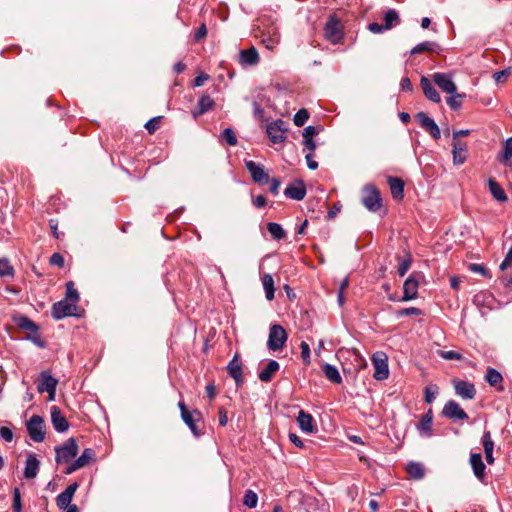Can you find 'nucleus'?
Returning <instances> with one entry per match:
<instances>
[{
    "instance_id": "obj_1",
    "label": "nucleus",
    "mask_w": 512,
    "mask_h": 512,
    "mask_svg": "<svg viewBox=\"0 0 512 512\" xmlns=\"http://www.w3.org/2000/svg\"><path fill=\"white\" fill-rule=\"evenodd\" d=\"M361 202L370 212H377L382 206L380 191L373 184H367L361 191Z\"/></svg>"
},
{
    "instance_id": "obj_2",
    "label": "nucleus",
    "mask_w": 512,
    "mask_h": 512,
    "mask_svg": "<svg viewBox=\"0 0 512 512\" xmlns=\"http://www.w3.org/2000/svg\"><path fill=\"white\" fill-rule=\"evenodd\" d=\"M286 330L278 324H273L269 330L267 345L272 351L281 350L287 341Z\"/></svg>"
},
{
    "instance_id": "obj_3",
    "label": "nucleus",
    "mask_w": 512,
    "mask_h": 512,
    "mask_svg": "<svg viewBox=\"0 0 512 512\" xmlns=\"http://www.w3.org/2000/svg\"><path fill=\"white\" fill-rule=\"evenodd\" d=\"M324 36L332 44H338L343 38V27L335 16H330L325 27Z\"/></svg>"
},
{
    "instance_id": "obj_4",
    "label": "nucleus",
    "mask_w": 512,
    "mask_h": 512,
    "mask_svg": "<svg viewBox=\"0 0 512 512\" xmlns=\"http://www.w3.org/2000/svg\"><path fill=\"white\" fill-rule=\"evenodd\" d=\"M55 451L57 462L68 463L77 455L78 446L74 438H69L62 446L57 447Z\"/></svg>"
},
{
    "instance_id": "obj_5",
    "label": "nucleus",
    "mask_w": 512,
    "mask_h": 512,
    "mask_svg": "<svg viewBox=\"0 0 512 512\" xmlns=\"http://www.w3.org/2000/svg\"><path fill=\"white\" fill-rule=\"evenodd\" d=\"M372 363L375 368L374 378L376 380H385L389 376L388 358L384 352H376L372 357Z\"/></svg>"
},
{
    "instance_id": "obj_6",
    "label": "nucleus",
    "mask_w": 512,
    "mask_h": 512,
    "mask_svg": "<svg viewBox=\"0 0 512 512\" xmlns=\"http://www.w3.org/2000/svg\"><path fill=\"white\" fill-rule=\"evenodd\" d=\"M27 430L30 438L35 442H41L45 438V424L43 419L34 415L27 423Z\"/></svg>"
},
{
    "instance_id": "obj_7",
    "label": "nucleus",
    "mask_w": 512,
    "mask_h": 512,
    "mask_svg": "<svg viewBox=\"0 0 512 512\" xmlns=\"http://www.w3.org/2000/svg\"><path fill=\"white\" fill-rule=\"evenodd\" d=\"M432 80L446 94H455V91H457V86L451 73H434Z\"/></svg>"
},
{
    "instance_id": "obj_8",
    "label": "nucleus",
    "mask_w": 512,
    "mask_h": 512,
    "mask_svg": "<svg viewBox=\"0 0 512 512\" xmlns=\"http://www.w3.org/2000/svg\"><path fill=\"white\" fill-rule=\"evenodd\" d=\"M287 127L285 122L277 120L267 126V135L273 143H281L286 139Z\"/></svg>"
},
{
    "instance_id": "obj_9",
    "label": "nucleus",
    "mask_w": 512,
    "mask_h": 512,
    "mask_svg": "<svg viewBox=\"0 0 512 512\" xmlns=\"http://www.w3.org/2000/svg\"><path fill=\"white\" fill-rule=\"evenodd\" d=\"M419 277L418 274L413 273L406 279L403 285L402 301H409L417 297Z\"/></svg>"
},
{
    "instance_id": "obj_10",
    "label": "nucleus",
    "mask_w": 512,
    "mask_h": 512,
    "mask_svg": "<svg viewBox=\"0 0 512 512\" xmlns=\"http://www.w3.org/2000/svg\"><path fill=\"white\" fill-rule=\"evenodd\" d=\"M76 305L69 303L67 299L59 301L53 305L52 315L59 320L67 316L75 315Z\"/></svg>"
},
{
    "instance_id": "obj_11",
    "label": "nucleus",
    "mask_w": 512,
    "mask_h": 512,
    "mask_svg": "<svg viewBox=\"0 0 512 512\" xmlns=\"http://www.w3.org/2000/svg\"><path fill=\"white\" fill-rule=\"evenodd\" d=\"M415 117L420 126L425 129L434 139L440 138V129L432 118H430L424 112L417 113Z\"/></svg>"
},
{
    "instance_id": "obj_12",
    "label": "nucleus",
    "mask_w": 512,
    "mask_h": 512,
    "mask_svg": "<svg viewBox=\"0 0 512 512\" xmlns=\"http://www.w3.org/2000/svg\"><path fill=\"white\" fill-rule=\"evenodd\" d=\"M179 409L181 411L182 420L188 425L190 430L195 436H199V432L197 430V426L195 421L199 419L200 413L196 410L189 411L187 410L185 404L183 402H179Z\"/></svg>"
},
{
    "instance_id": "obj_13",
    "label": "nucleus",
    "mask_w": 512,
    "mask_h": 512,
    "mask_svg": "<svg viewBox=\"0 0 512 512\" xmlns=\"http://www.w3.org/2000/svg\"><path fill=\"white\" fill-rule=\"evenodd\" d=\"M452 383H453L455 392L458 396H460L461 398H464V399H473L474 398V396L476 394V389H475L474 384L463 381V380H459V379H454L452 381Z\"/></svg>"
},
{
    "instance_id": "obj_14",
    "label": "nucleus",
    "mask_w": 512,
    "mask_h": 512,
    "mask_svg": "<svg viewBox=\"0 0 512 512\" xmlns=\"http://www.w3.org/2000/svg\"><path fill=\"white\" fill-rule=\"evenodd\" d=\"M442 413L444 416L452 419L464 420L468 418L466 412L453 400H450L445 404Z\"/></svg>"
},
{
    "instance_id": "obj_15",
    "label": "nucleus",
    "mask_w": 512,
    "mask_h": 512,
    "mask_svg": "<svg viewBox=\"0 0 512 512\" xmlns=\"http://www.w3.org/2000/svg\"><path fill=\"white\" fill-rule=\"evenodd\" d=\"M95 457V453L92 449L87 448L83 451L82 455L76 459L69 467H67L65 473L71 474L74 471L88 465Z\"/></svg>"
},
{
    "instance_id": "obj_16",
    "label": "nucleus",
    "mask_w": 512,
    "mask_h": 512,
    "mask_svg": "<svg viewBox=\"0 0 512 512\" xmlns=\"http://www.w3.org/2000/svg\"><path fill=\"white\" fill-rule=\"evenodd\" d=\"M78 488L77 483L70 484L62 493L56 498L57 506L60 509H67L71 504L72 498Z\"/></svg>"
},
{
    "instance_id": "obj_17",
    "label": "nucleus",
    "mask_w": 512,
    "mask_h": 512,
    "mask_svg": "<svg viewBox=\"0 0 512 512\" xmlns=\"http://www.w3.org/2000/svg\"><path fill=\"white\" fill-rule=\"evenodd\" d=\"M452 147L453 163L455 165H462L467 159L468 147L466 142L453 141Z\"/></svg>"
},
{
    "instance_id": "obj_18",
    "label": "nucleus",
    "mask_w": 512,
    "mask_h": 512,
    "mask_svg": "<svg viewBox=\"0 0 512 512\" xmlns=\"http://www.w3.org/2000/svg\"><path fill=\"white\" fill-rule=\"evenodd\" d=\"M420 85H421L423 93L427 99H429L430 101H432L434 103L441 102L440 94L438 93V91L435 89V87L433 86V84L427 77L423 76L421 78Z\"/></svg>"
},
{
    "instance_id": "obj_19",
    "label": "nucleus",
    "mask_w": 512,
    "mask_h": 512,
    "mask_svg": "<svg viewBox=\"0 0 512 512\" xmlns=\"http://www.w3.org/2000/svg\"><path fill=\"white\" fill-rule=\"evenodd\" d=\"M297 422L300 429L305 433H314L316 431V426L314 424V419L311 414L306 413L301 410L297 416Z\"/></svg>"
},
{
    "instance_id": "obj_20",
    "label": "nucleus",
    "mask_w": 512,
    "mask_h": 512,
    "mask_svg": "<svg viewBox=\"0 0 512 512\" xmlns=\"http://www.w3.org/2000/svg\"><path fill=\"white\" fill-rule=\"evenodd\" d=\"M51 421L58 432H65L69 427L67 419L62 415L57 406L51 407Z\"/></svg>"
},
{
    "instance_id": "obj_21",
    "label": "nucleus",
    "mask_w": 512,
    "mask_h": 512,
    "mask_svg": "<svg viewBox=\"0 0 512 512\" xmlns=\"http://www.w3.org/2000/svg\"><path fill=\"white\" fill-rule=\"evenodd\" d=\"M245 165L255 182L263 183L268 181V174L264 171L262 166L257 165L251 160L246 161Z\"/></svg>"
},
{
    "instance_id": "obj_22",
    "label": "nucleus",
    "mask_w": 512,
    "mask_h": 512,
    "mask_svg": "<svg viewBox=\"0 0 512 512\" xmlns=\"http://www.w3.org/2000/svg\"><path fill=\"white\" fill-rule=\"evenodd\" d=\"M229 375L236 381L237 384L242 383V363L239 359V355L236 353L233 359L227 366Z\"/></svg>"
},
{
    "instance_id": "obj_23",
    "label": "nucleus",
    "mask_w": 512,
    "mask_h": 512,
    "mask_svg": "<svg viewBox=\"0 0 512 512\" xmlns=\"http://www.w3.org/2000/svg\"><path fill=\"white\" fill-rule=\"evenodd\" d=\"M284 194L294 200H302L306 195V189L303 182L298 181L284 190Z\"/></svg>"
},
{
    "instance_id": "obj_24",
    "label": "nucleus",
    "mask_w": 512,
    "mask_h": 512,
    "mask_svg": "<svg viewBox=\"0 0 512 512\" xmlns=\"http://www.w3.org/2000/svg\"><path fill=\"white\" fill-rule=\"evenodd\" d=\"M240 63L243 65H256L259 62V54L256 48L251 47L246 50L240 51Z\"/></svg>"
},
{
    "instance_id": "obj_25",
    "label": "nucleus",
    "mask_w": 512,
    "mask_h": 512,
    "mask_svg": "<svg viewBox=\"0 0 512 512\" xmlns=\"http://www.w3.org/2000/svg\"><path fill=\"white\" fill-rule=\"evenodd\" d=\"M39 461L34 455H29L25 462L24 477L33 479L36 477L39 469Z\"/></svg>"
},
{
    "instance_id": "obj_26",
    "label": "nucleus",
    "mask_w": 512,
    "mask_h": 512,
    "mask_svg": "<svg viewBox=\"0 0 512 512\" xmlns=\"http://www.w3.org/2000/svg\"><path fill=\"white\" fill-rule=\"evenodd\" d=\"M470 464L473 468L474 475L482 480L485 476V465L479 453H473L470 457Z\"/></svg>"
},
{
    "instance_id": "obj_27",
    "label": "nucleus",
    "mask_w": 512,
    "mask_h": 512,
    "mask_svg": "<svg viewBox=\"0 0 512 512\" xmlns=\"http://www.w3.org/2000/svg\"><path fill=\"white\" fill-rule=\"evenodd\" d=\"M391 194L395 199H402L404 194V183L401 179L396 177L388 178Z\"/></svg>"
},
{
    "instance_id": "obj_28",
    "label": "nucleus",
    "mask_w": 512,
    "mask_h": 512,
    "mask_svg": "<svg viewBox=\"0 0 512 512\" xmlns=\"http://www.w3.org/2000/svg\"><path fill=\"white\" fill-rule=\"evenodd\" d=\"M214 106V100L209 95H202L198 102V110L192 112L193 117L197 118L199 115L209 111Z\"/></svg>"
},
{
    "instance_id": "obj_29",
    "label": "nucleus",
    "mask_w": 512,
    "mask_h": 512,
    "mask_svg": "<svg viewBox=\"0 0 512 512\" xmlns=\"http://www.w3.org/2000/svg\"><path fill=\"white\" fill-rule=\"evenodd\" d=\"M279 363L275 360H270L266 367L259 373V379L262 382H269L275 372L279 370Z\"/></svg>"
},
{
    "instance_id": "obj_30",
    "label": "nucleus",
    "mask_w": 512,
    "mask_h": 512,
    "mask_svg": "<svg viewBox=\"0 0 512 512\" xmlns=\"http://www.w3.org/2000/svg\"><path fill=\"white\" fill-rule=\"evenodd\" d=\"M57 386V380L54 379L52 376L48 375L47 373L41 374V380L38 385V391L39 392H48L50 390L56 389Z\"/></svg>"
},
{
    "instance_id": "obj_31",
    "label": "nucleus",
    "mask_w": 512,
    "mask_h": 512,
    "mask_svg": "<svg viewBox=\"0 0 512 512\" xmlns=\"http://www.w3.org/2000/svg\"><path fill=\"white\" fill-rule=\"evenodd\" d=\"M500 162L505 166H512V138H508L504 145L500 156Z\"/></svg>"
},
{
    "instance_id": "obj_32",
    "label": "nucleus",
    "mask_w": 512,
    "mask_h": 512,
    "mask_svg": "<svg viewBox=\"0 0 512 512\" xmlns=\"http://www.w3.org/2000/svg\"><path fill=\"white\" fill-rule=\"evenodd\" d=\"M323 371H324V374L326 376V378L335 383V384H340L342 382V378H341V375L338 371V369L328 363H325L323 366Z\"/></svg>"
},
{
    "instance_id": "obj_33",
    "label": "nucleus",
    "mask_w": 512,
    "mask_h": 512,
    "mask_svg": "<svg viewBox=\"0 0 512 512\" xmlns=\"http://www.w3.org/2000/svg\"><path fill=\"white\" fill-rule=\"evenodd\" d=\"M432 419H433V414H432V411L429 410L420 420L419 424H418V429L419 431L426 435V436H429L431 434V429H432Z\"/></svg>"
},
{
    "instance_id": "obj_34",
    "label": "nucleus",
    "mask_w": 512,
    "mask_h": 512,
    "mask_svg": "<svg viewBox=\"0 0 512 512\" xmlns=\"http://www.w3.org/2000/svg\"><path fill=\"white\" fill-rule=\"evenodd\" d=\"M488 186H489V190H490L491 194L497 201H506L507 200L505 191L494 179L490 178L488 180Z\"/></svg>"
},
{
    "instance_id": "obj_35",
    "label": "nucleus",
    "mask_w": 512,
    "mask_h": 512,
    "mask_svg": "<svg viewBox=\"0 0 512 512\" xmlns=\"http://www.w3.org/2000/svg\"><path fill=\"white\" fill-rule=\"evenodd\" d=\"M262 284L266 293L267 300L271 301L274 299V280L270 274H264L262 276Z\"/></svg>"
},
{
    "instance_id": "obj_36",
    "label": "nucleus",
    "mask_w": 512,
    "mask_h": 512,
    "mask_svg": "<svg viewBox=\"0 0 512 512\" xmlns=\"http://www.w3.org/2000/svg\"><path fill=\"white\" fill-rule=\"evenodd\" d=\"M400 18L395 10H388L384 15V28L390 30L394 26L398 25Z\"/></svg>"
},
{
    "instance_id": "obj_37",
    "label": "nucleus",
    "mask_w": 512,
    "mask_h": 512,
    "mask_svg": "<svg viewBox=\"0 0 512 512\" xmlns=\"http://www.w3.org/2000/svg\"><path fill=\"white\" fill-rule=\"evenodd\" d=\"M406 470L414 479H421L424 476V468L420 463L411 462L407 465Z\"/></svg>"
},
{
    "instance_id": "obj_38",
    "label": "nucleus",
    "mask_w": 512,
    "mask_h": 512,
    "mask_svg": "<svg viewBox=\"0 0 512 512\" xmlns=\"http://www.w3.org/2000/svg\"><path fill=\"white\" fill-rule=\"evenodd\" d=\"M267 229L271 236L276 240H281L286 236L284 229L278 223H268Z\"/></svg>"
},
{
    "instance_id": "obj_39",
    "label": "nucleus",
    "mask_w": 512,
    "mask_h": 512,
    "mask_svg": "<svg viewBox=\"0 0 512 512\" xmlns=\"http://www.w3.org/2000/svg\"><path fill=\"white\" fill-rule=\"evenodd\" d=\"M450 96L447 97L446 101L447 104L450 106L453 110H458L462 106V100L465 97V94H460L457 91H455V94H449Z\"/></svg>"
},
{
    "instance_id": "obj_40",
    "label": "nucleus",
    "mask_w": 512,
    "mask_h": 512,
    "mask_svg": "<svg viewBox=\"0 0 512 512\" xmlns=\"http://www.w3.org/2000/svg\"><path fill=\"white\" fill-rule=\"evenodd\" d=\"M486 380L491 386H495L502 382V375L495 369L489 368L486 374Z\"/></svg>"
},
{
    "instance_id": "obj_41",
    "label": "nucleus",
    "mask_w": 512,
    "mask_h": 512,
    "mask_svg": "<svg viewBox=\"0 0 512 512\" xmlns=\"http://www.w3.org/2000/svg\"><path fill=\"white\" fill-rule=\"evenodd\" d=\"M257 502H258L257 494L252 490H246L244 499H243L244 505H246L249 508H254V507H256Z\"/></svg>"
},
{
    "instance_id": "obj_42",
    "label": "nucleus",
    "mask_w": 512,
    "mask_h": 512,
    "mask_svg": "<svg viewBox=\"0 0 512 512\" xmlns=\"http://www.w3.org/2000/svg\"><path fill=\"white\" fill-rule=\"evenodd\" d=\"M14 268L7 259H0V276H13Z\"/></svg>"
},
{
    "instance_id": "obj_43",
    "label": "nucleus",
    "mask_w": 512,
    "mask_h": 512,
    "mask_svg": "<svg viewBox=\"0 0 512 512\" xmlns=\"http://www.w3.org/2000/svg\"><path fill=\"white\" fill-rule=\"evenodd\" d=\"M66 299L71 300L74 304L79 300V294L71 281L66 284Z\"/></svg>"
},
{
    "instance_id": "obj_44",
    "label": "nucleus",
    "mask_w": 512,
    "mask_h": 512,
    "mask_svg": "<svg viewBox=\"0 0 512 512\" xmlns=\"http://www.w3.org/2000/svg\"><path fill=\"white\" fill-rule=\"evenodd\" d=\"M309 118V113L306 109H300L294 116V124L298 127H301L305 124V122Z\"/></svg>"
},
{
    "instance_id": "obj_45",
    "label": "nucleus",
    "mask_w": 512,
    "mask_h": 512,
    "mask_svg": "<svg viewBox=\"0 0 512 512\" xmlns=\"http://www.w3.org/2000/svg\"><path fill=\"white\" fill-rule=\"evenodd\" d=\"M434 46H435V43H433V42H429V41L422 42V43L416 45L411 50V54H418V53H422V52H426V51H432Z\"/></svg>"
},
{
    "instance_id": "obj_46",
    "label": "nucleus",
    "mask_w": 512,
    "mask_h": 512,
    "mask_svg": "<svg viewBox=\"0 0 512 512\" xmlns=\"http://www.w3.org/2000/svg\"><path fill=\"white\" fill-rule=\"evenodd\" d=\"M438 393V387L437 385H428L426 388H425V391H424V394H425V401L427 403H432L435 398H436V394Z\"/></svg>"
},
{
    "instance_id": "obj_47",
    "label": "nucleus",
    "mask_w": 512,
    "mask_h": 512,
    "mask_svg": "<svg viewBox=\"0 0 512 512\" xmlns=\"http://www.w3.org/2000/svg\"><path fill=\"white\" fill-rule=\"evenodd\" d=\"M482 444H483L485 453H493L494 442L491 439L490 432L487 431L484 433L483 438H482Z\"/></svg>"
},
{
    "instance_id": "obj_48",
    "label": "nucleus",
    "mask_w": 512,
    "mask_h": 512,
    "mask_svg": "<svg viewBox=\"0 0 512 512\" xmlns=\"http://www.w3.org/2000/svg\"><path fill=\"white\" fill-rule=\"evenodd\" d=\"M222 139L225 140L231 146H235L237 144L236 135L231 128H226L222 132Z\"/></svg>"
},
{
    "instance_id": "obj_49",
    "label": "nucleus",
    "mask_w": 512,
    "mask_h": 512,
    "mask_svg": "<svg viewBox=\"0 0 512 512\" xmlns=\"http://www.w3.org/2000/svg\"><path fill=\"white\" fill-rule=\"evenodd\" d=\"M411 265V256L409 254L406 255L404 259H402L399 263L398 274L402 277L409 270Z\"/></svg>"
},
{
    "instance_id": "obj_50",
    "label": "nucleus",
    "mask_w": 512,
    "mask_h": 512,
    "mask_svg": "<svg viewBox=\"0 0 512 512\" xmlns=\"http://www.w3.org/2000/svg\"><path fill=\"white\" fill-rule=\"evenodd\" d=\"M438 354L445 360H462L463 356L456 351H439Z\"/></svg>"
},
{
    "instance_id": "obj_51",
    "label": "nucleus",
    "mask_w": 512,
    "mask_h": 512,
    "mask_svg": "<svg viewBox=\"0 0 512 512\" xmlns=\"http://www.w3.org/2000/svg\"><path fill=\"white\" fill-rule=\"evenodd\" d=\"M511 75V68L494 73L493 78L497 83H503Z\"/></svg>"
},
{
    "instance_id": "obj_52",
    "label": "nucleus",
    "mask_w": 512,
    "mask_h": 512,
    "mask_svg": "<svg viewBox=\"0 0 512 512\" xmlns=\"http://www.w3.org/2000/svg\"><path fill=\"white\" fill-rule=\"evenodd\" d=\"M160 121V116L154 117L145 124V128L148 130L150 134H153L158 129Z\"/></svg>"
},
{
    "instance_id": "obj_53",
    "label": "nucleus",
    "mask_w": 512,
    "mask_h": 512,
    "mask_svg": "<svg viewBox=\"0 0 512 512\" xmlns=\"http://www.w3.org/2000/svg\"><path fill=\"white\" fill-rule=\"evenodd\" d=\"M301 357L305 364H310V347L306 342H301Z\"/></svg>"
},
{
    "instance_id": "obj_54",
    "label": "nucleus",
    "mask_w": 512,
    "mask_h": 512,
    "mask_svg": "<svg viewBox=\"0 0 512 512\" xmlns=\"http://www.w3.org/2000/svg\"><path fill=\"white\" fill-rule=\"evenodd\" d=\"M469 270L474 272V273H478V274H480L482 276H488L489 275L488 270L482 264L471 263L469 265Z\"/></svg>"
},
{
    "instance_id": "obj_55",
    "label": "nucleus",
    "mask_w": 512,
    "mask_h": 512,
    "mask_svg": "<svg viewBox=\"0 0 512 512\" xmlns=\"http://www.w3.org/2000/svg\"><path fill=\"white\" fill-rule=\"evenodd\" d=\"M21 496L18 488L14 489V497H13V510L14 512H21Z\"/></svg>"
},
{
    "instance_id": "obj_56",
    "label": "nucleus",
    "mask_w": 512,
    "mask_h": 512,
    "mask_svg": "<svg viewBox=\"0 0 512 512\" xmlns=\"http://www.w3.org/2000/svg\"><path fill=\"white\" fill-rule=\"evenodd\" d=\"M50 264L57 267H63L64 266V258L60 253H54L50 257L49 260Z\"/></svg>"
},
{
    "instance_id": "obj_57",
    "label": "nucleus",
    "mask_w": 512,
    "mask_h": 512,
    "mask_svg": "<svg viewBox=\"0 0 512 512\" xmlns=\"http://www.w3.org/2000/svg\"><path fill=\"white\" fill-rule=\"evenodd\" d=\"M398 316L420 315L421 311L416 307L404 308L398 311Z\"/></svg>"
},
{
    "instance_id": "obj_58",
    "label": "nucleus",
    "mask_w": 512,
    "mask_h": 512,
    "mask_svg": "<svg viewBox=\"0 0 512 512\" xmlns=\"http://www.w3.org/2000/svg\"><path fill=\"white\" fill-rule=\"evenodd\" d=\"M510 266H512V247L507 252L505 259L500 264V270L504 271Z\"/></svg>"
},
{
    "instance_id": "obj_59",
    "label": "nucleus",
    "mask_w": 512,
    "mask_h": 512,
    "mask_svg": "<svg viewBox=\"0 0 512 512\" xmlns=\"http://www.w3.org/2000/svg\"><path fill=\"white\" fill-rule=\"evenodd\" d=\"M0 435L6 442H10L13 439V433L8 427H1Z\"/></svg>"
},
{
    "instance_id": "obj_60",
    "label": "nucleus",
    "mask_w": 512,
    "mask_h": 512,
    "mask_svg": "<svg viewBox=\"0 0 512 512\" xmlns=\"http://www.w3.org/2000/svg\"><path fill=\"white\" fill-rule=\"evenodd\" d=\"M368 30L374 34H380L387 29L384 28V25H380L378 23H370L368 25Z\"/></svg>"
},
{
    "instance_id": "obj_61",
    "label": "nucleus",
    "mask_w": 512,
    "mask_h": 512,
    "mask_svg": "<svg viewBox=\"0 0 512 512\" xmlns=\"http://www.w3.org/2000/svg\"><path fill=\"white\" fill-rule=\"evenodd\" d=\"M208 79H209V75H207V74H205V73H201V74H199V75L195 78V80H194V85H195L196 87H200V86H202V85L205 83V81H207Z\"/></svg>"
},
{
    "instance_id": "obj_62",
    "label": "nucleus",
    "mask_w": 512,
    "mask_h": 512,
    "mask_svg": "<svg viewBox=\"0 0 512 512\" xmlns=\"http://www.w3.org/2000/svg\"><path fill=\"white\" fill-rule=\"evenodd\" d=\"M317 134L315 127L308 126L303 131V138H313Z\"/></svg>"
},
{
    "instance_id": "obj_63",
    "label": "nucleus",
    "mask_w": 512,
    "mask_h": 512,
    "mask_svg": "<svg viewBox=\"0 0 512 512\" xmlns=\"http://www.w3.org/2000/svg\"><path fill=\"white\" fill-rule=\"evenodd\" d=\"M469 134H470V130H468V129L454 131L453 132V141H460L459 140L460 137H465V136H468Z\"/></svg>"
},
{
    "instance_id": "obj_64",
    "label": "nucleus",
    "mask_w": 512,
    "mask_h": 512,
    "mask_svg": "<svg viewBox=\"0 0 512 512\" xmlns=\"http://www.w3.org/2000/svg\"><path fill=\"white\" fill-rule=\"evenodd\" d=\"M207 35V29L205 24H202L195 34V39L200 40Z\"/></svg>"
}]
</instances>
